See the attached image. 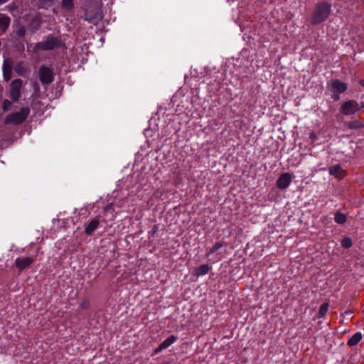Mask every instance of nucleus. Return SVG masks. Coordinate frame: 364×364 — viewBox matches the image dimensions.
<instances>
[{
	"label": "nucleus",
	"instance_id": "nucleus-12",
	"mask_svg": "<svg viewBox=\"0 0 364 364\" xmlns=\"http://www.w3.org/2000/svg\"><path fill=\"white\" fill-rule=\"evenodd\" d=\"M100 224V216H97L92 220L87 226L85 228V232L87 235H91L93 232L97 228Z\"/></svg>",
	"mask_w": 364,
	"mask_h": 364
},
{
	"label": "nucleus",
	"instance_id": "nucleus-16",
	"mask_svg": "<svg viewBox=\"0 0 364 364\" xmlns=\"http://www.w3.org/2000/svg\"><path fill=\"white\" fill-rule=\"evenodd\" d=\"M61 6L63 9L68 11H71L75 7L74 1L73 0H62Z\"/></svg>",
	"mask_w": 364,
	"mask_h": 364
},
{
	"label": "nucleus",
	"instance_id": "nucleus-7",
	"mask_svg": "<svg viewBox=\"0 0 364 364\" xmlns=\"http://www.w3.org/2000/svg\"><path fill=\"white\" fill-rule=\"evenodd\" d=\"M38 75L43 85H49L54 80L53 69L44 65L39 68Z\"/></svg>",
	"mask_w": 364,
	"mask_h": 364
},
{
	"label": "nucleus",
	"instance_id": "nucleus-29",
	"mask_svg": "<svg viewBox=\"0 0 364 364\" xmlns=\"http://www.w3.org/2000/svg\"><path fill=\"white\" fill-rule=\"evenodd\" d=\"M7 9L10 12H13L14 11L18 9V6L15 3H11L9 6H7Z\"/></svg>",
	"mask_w": 364,
	"mask_h": 364
},
{
	"label": "nucleus",
	"instance_id": "nucleus-33",
	"mask_svg": "<svg viewBox=\"0 0 364 364\" xmlns=\"http://www.w3.org/2000/svg\"><path fill=\"white\" fill-rule=\"evenodd\" d=\"M360 84L363 87H364V80H360Z\"/></svg>",
	"mask_w": 364,
	"mask_h": 364
},
{
	"label": "nucleus",
	"instance_id": "nucleus-17",
	"mask_svg": "<svg viewBox=\"0 0 364 364\" xmlns=\"http://www.w3.org/2000/svg\"><path fill=\"white\" fill-rule=\"evenodd\" d=\"M41 25V20L38 17L33 18L29 25V28L32 30L33 32H35L38 29H39Z\"/></svg>",
	"mask_w": 364,
	"mask_h": 364
},
{
	"label": "nucleus",
	"instance_id": "nucleus-18",
	"mask_svg": "<svg viewBox=\"0 0 364 364\" xmlns=\"http://www.w3.org/2000/svg\"><path fill=\"white\" fill-rule=\"evenodd\" d=\"M14 70L18 75L23 76L26 73L27 69L24 66L23 62L21 61L16 65Z\"/></svg>",
	"mask_w": 364,
	"mask_h": 364
},
{
	"label": "nucleus",
	"instance_id": "nucleus-14",
	"mask_svg": "<svg viewBox=\"0 0 364 364\" xmlns=\"http://www.w3.org/2000/svg\"><path fill=\"white\" fill-rule=\"evenodd\" d=\"M329 173L337 178H342L345 176V171L340 165H335L329 168Z\"/></svg>",
	"mask_w": 364,
	"mask_h": 364
},
{
	"label": "nucleus",
	"instance_id": "nucleus-24",
	"mask_svg": "<svg viewBox=\"0 0 364 364\" xmlns=\"http://www.w3.org/2000/svg\"><path fill=\"white\" fill-rule=\"evenodd\" d=\"M341 245L344 248H349V247H350L351 245H352V241H351L350 238H349V237H344L341 240Z\"/></svg>",
	"mask_w": 364,
	"mask_h": 364
},
{
	"label": "nucleus",
	"instance_id": "nucleus-11",
	"mask_svg": "<svg viewBox=\"0 0 364 364\" xmlns=\"http://www.w3.org/2000/svg\"><path fill=\"white\" fill-rule=\"evenodd\" d=\"M35 259L31 257H18L15 260V265L21 272L34 262Z\"/></svg>",
	"mask_w": 364,
	"mask_h": 364
},
{
	"label": "nucleus",
	"instance_id": "nucleus-31",
	"mask_svg": "<svg viewBox=\"0 0 364 364\" xmlns=\"http://www.w3.org/2000/svg\"><path fill=\"white\" fill-rule=\"evenodd\" d=\"M112 205H109L105 208V211H107L111 208Z\"/></svg>",
	"mask_w": 364,
	"mask_h": 364
},
{
	"label": "nucleus",
	"instance_id": "nucleus-3",
	"mask_svg": "<svg viewBox=\"0 0 364 364\" xmlns=\"http://www.w3.org/2000/svg\"><path fill=\"white\" fill-rule=\"evenodd\" d=\"M29 114V107H23L19 112L8 114L5 118V123L16 125L21 124L26 119Z\"/></svg>",
	"mask_w": 364,
	"mask_h": 364
},
{
	"label": "nucleus",
	"instance_id": "nucleus-1",
	"mask_svg": "<svg viewBox=\"0 0 364 364\" xmlns=\"http://www.w3.org/2000/svg\"><path fill=\"white\" fill-rule=\"evenodd\" d=\"M85 20L97 24L102 18V4L97 0H87L85 5Z\"/></svg>",
	"mask_w": 364,
	"mask_h": 364
},
{
	"label": "nucleus",
	"instance_id": "nucleus-34",
	"mask_svg": "<svg viewBox=\"0 0 364 364\" xmlns=\"http://www.w3.org/2000/svg\"><path fill=\"white\" fill-rule=\"evenodd\" d=\"M159 350V348H157L155 350V353H157Z\"/></svg>",
	"mask_w": 364,
	"mask_h": 364
},
{
	"label": "nucleus",
	"instance_id": "nucleus-15",
	"mask_svg": "<svg viewBox=\"0 0 364 364\" xmlns=\"http://www.w3.org/2000/svg\"><path fill=\"white\" fill-rule=\"evenodd\" d=\"M209 270L210 267L208 264H202L194 271L193 274L196 276L200 277L208 274Z\"/></svg>",
	"mask_w": 364,
	"mask_h": 364
},
{
	"label": "nucleus",
	"instance_id": "nucleus-2",
	"mask_svg": "<svg viewBox=\"0 0 364 364\" xmlns=\"http://www.w3.org/2000/svg\"><path fill=\"white\" fill-rule=\"evenodd\" d=\"M331 11V6L326 2L318 3L312 14L311 21L313 24H318L326 21Z\"/></svg>",
	"mask_w": 364,
	"mask_h": 364
},
{
	"label": "nucleus",
	"instance_id": "nucleus-5",
	"mask_svg": "<svg viewBox=\"0 0 364 364\" xmlns=\"http://www.w3.org/2000/svg\"><path fill=\"white\" fill-rule=\"evenodd\" d=\"M23 87V81L21 79H15L10 83L9 85V93L10 97L13 102H17L21 96V90Z\"/></svg>",
	"mask_w": 364,
	"mask_h": 364
},
{
	"label": "nucleus",
	"instance_id": "nucleus-4",
	"mask_svg": "<svg viewBox=\"0 0 364 364\" xmlns=\"http://www.w3.org/2000/svg\"><path fill=\"white\" fill-rule=\"evenodd\" d=\"M60 39L58 37L50 35L46 37L44 41L36 43L35 48L36 50H50L55 48H60Z\"/></svg>",
	"mask_w": 364,
	"mask_h": 364
},
{
	"label": "nucleus",
	"instance_id": "nucleus-8",
	"mask_svg": "<svg viewBox=\"0 0 364 364\" xmlns=\"http://www.w3.org/2000/svg\"><path fill=\"white\" fill-rule=\"evenodd\" d=\"M360 109V106L355 101L350 100L345 102L341 107V112L344 114H353Z\"/></svg>",
	"mask_w": 364,
	"mask_h": 364
},
{
	"label": "nucleus",
	"instance_id": "nucleus-23",
	"mask_svg": "<svg viewBox=\"0 0 364 364\" xmlns=\"http://www.w3.org/2000/svg\"><path fill=\"white\" fill-rule=\"evenodd\" d=\"M16 34L18 37H23L26 34V28L24 26L22 25H18L16 30Z\"/></svg>",
	"mask_w": 364,
	"mask_h": 364
},
{
	"label": "nucleus",
	"instance_id": "nucleus-10",
	"mask_svg": "<svg viewBox=\"0 0 364 364\" xmlns=\"http://www.w3.org/2000/svg\"><path fill=\"white\" fill-rule=\"evenodd\" d=\"M294 176L289 173H282L277 181V186L279 189L287 188L291 183Z\"/></svg>",
	"mask_w": 364,
	"mask_h": 364
},
{
	"label": "nucleus",
	"instance_id": "nucleus-22",
	"mask_svg": "<svg viewBox=\"0 0 364 364\" xmlns=\"http://www.w3.org/2000/svg\"><path fill=\"white\" fill-rule=\"evenodd\" d=\"M223 246V243L222 242H217L210 249L208 256H210L211 254H213L214 252L218 251L219 249H220Z\"/></svg>",
	"mask_w": 364,
	"mask_h": 364
},
{
	"label": "nucleus",
	"instance_id": "nucleus-9",
	"mask_svg": "<svg viewBox=\"0 0 364 364\" xmlns=\"http://www.w3.org/2000/svg\"><path fill=\"white\" fill-rule=\"evenodd\" d=\"M14 67L13 60L10 58H6L3 63V75L5 81L8 82L11 79L12 70Z\"/></svg>",
	"mask_w": 364,
	"mask_h": 364
},
{
	"label": "nucleus",
	"instance_id": "nucleus-25",
	"mask_svg": "<svg viewBox=\"0 0 364 364\" xmlns=\"http://www.w3.org/2000/svg\"><path fill=\"white\" fill-rule=\"evenodd\" d=\"M328 309V304L325 303V304H322L319 309L320 316H323L326 314Z\"/></svg>",
	"mask_w": 364,
	"mask_h": 364
},
{
	"label": "nucleus",
	"instance_id": "nucleus-13",
	"mask_svg": "<svg viewBox=\"0 0 364 364\" xmlns=\"http://www.w3.org/2000/svg\"><path fill=\"white\" fill-rule=\"evenodd\" d=\"M11 23V18L5 14H0V34L4 33L8 29Z\"/></svg>",
	"mask_w": 364,
	"mask_h": 364
},
{
	"label": "nucleus",
	"instance_id": "nucleus-28",
	"mask_svg": "<svg viewBox=\"0 0 364 364\" xmlns=\"http://www.w3.org/2000/svg\"><path fill=\"white\" fill-rule=\"evenodd\" d=\"M361 126L360 123L357 121L351 122L349 123L348 127L351 129H357Z\"/></svg>",
	"mask_w": 364,
	"mask_h": 364
},
{
	"label": "nucleus",
	"instance_id": "nucleus-6",
	"mask_svg": "<svg viewBox=\"0 0 364 364\" xmlns=\"http://www.w3.org/2000/svg\"><path fill=\"white\" fill-rule=\"evenodd\" d=\"M332 92V98L337 101L340 99L339 93L344 92L347 90V85L339 80L331 81L328 84Z\"/></svg>",
	"mask_w": 364,
	"mask_h": 364
},
{
	"label": "nucleus",
	"instance_id": "nucleus-26",
	"mask_svg": "<svg viewBox=\"0 0 364 364\" xmlns=\"http://www.w3.org/2000/svg\"><path fill=\"white\" fill-rule=\"evenodd\" d=\"M11 102L9 101V100L6 99L3 101L2 109L4 112L8 111L11 108Z\"/></svg>",
	"mask_w": 364,
	"mask_h": 364
},
{
	"label": "nucleus",
	"instance_id": "nucleus-27",
	"mask_svg": "<svg viewBox=\"0 0 364 364\" xmlns=\"http://www.w3.org/2000/svg\"><path fill=\"white\" fill-rule=\"evenodd\" d=\"M80 306L82 309H87L90 307V301L88 299H84L81 301Z\"/></svg>",
	"mask_w": 364,
	"mask_h": 364
},
{
	"label": "nucleus",
	"instance_id": "nucleus-19",
	"mask_svg": "<svg viewBox=\"0 0 364 364\" xmlns=\"http://www.w3.org/2000/svg\"><path fill=\"white\" fill-rule=\"evenodd\" d=\"M362 339L361 333H355L352 337H350L348 341V344L349 346H355L356 345L360 340Z\"/></svg>",
	"mask_w": 364,
	"mask_h": 364
},
{
	"label": "nucleus",
	"instance_id": "nucleus-32",
	"mask_svg": "<svg viewBox=\"0 0 364 364\" xmlns=\"http://www.w3.org/2000/svg\"><path fill=\"white\" fill-rule=\"evenodd\" d=\"M9 0H0V4L7 2Z\"/></svg>",
	"mask_w": 364,
	"mask_h": 364
},
{
	"label": "nucleus",
	"instance_id": "nucleus-21",
	"mask_svg": "<svg viewBox=\"0 0 364 364\" xmlns=\"http://www.w3.org/2000/svg\"><path fill=\"white\" fill-rule=\"evenodd\" d=\"M334 220L338 224H343L346 222V217L343 213H337L335 215Z\"/></svg>",
	"mask_w": 364,
	"mask_h": 364
},
{
	"label": "nucleus",
	"instance_id": "nucleus-30",
	"mask_svg": "<svg viewBox=\"0 0 364 364\" xmlns=\"http://www.w3.org/2000/svg\"><path fill=\"white\" fill-rule=\"evenodd\" d=\"M41 4H46L48 3H52L53 0H39Z\"/></svg>",
	"mask_w": 364,
	"mask_h": 364
},
{
	"label": "nucleus",
	"instance_id": "nucleus-20",
	"mask_svg": "<svg viewBox=\"0 0 364 364\" xmlns=\"http://www.w3.org/2000/svg\"><path fill=\"white\" fill-rule=\"evenodd\" d=\"M176 341V337L173 336H171L168 337L166 340H165L163 343L161 344V348H166L169 346H171L172 343H173Z\"/></svg>",
	"mask_w": 364,
	"mask_h": 364
}]
</instances>
